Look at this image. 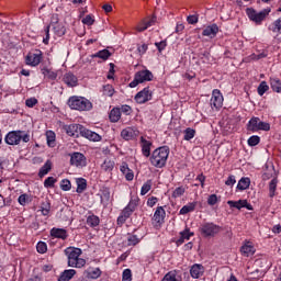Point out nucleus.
<instances>
[{
    "label": "nucleus",
    "instance_id": "58",
    "mask_svg": "<svg viewBox=\"0 0 281 281\" xmlns=\"http://www.w3.org/2000/svg\"><path fill=\"white\" fill-rule=\"evenodd\" d=\"M144 20H145L147 27H153V25H155V23H157V16L145 18Z\"/></svg>",
    "mask_w": 281,
    "mask_h": 281
},
{
    "label": "nucleus",
    "instance_id": "13",
    "mask_svg": "<svg viewBox=\"0 0 281 281\" xmlns=\"http://www.w3.org/2000/svg\"><path fill=\"white\" fill-rule=\"evenodd\" d=\"M70 164L77 168H83L87 166V158L81 153H74L70 157Z\"/></svg>",
    "mask_w": 281,
    "mask_h": 281
},
{
    "label": "nucleus",
    "instance_id": "25",
    "mask_svg": "<svg viewBox=\"0 0 281 281\" xmlns=\"http://www.w3.org/2000/svg\"><path fill=\"white\" fill-rule=\"evenodd\" d=\"M50 236H54V238H61V240H65L67 238V231L63 228H53L50 231Z\"/></svg>",
    "mask_w": 281,
    "mask_h": 281
},
{
    "label": "nucleus",
    "instance_id": "20",
    "mask_svg": "<svg viewBox=\"0 0 281 281\" xmlns=\"http://www.w3.org/2000/svg\"><path fill=\"white\" fill-rule=\"evenodd\" d=\"M140 146L142 153L144 157H150V148L153 146V142L146 139L144 136L140 137Z\"/></svg>",
    "mask_w": 281,
    "mask_h": 281
},
{
    "label": "nucleus",
    "instance_id": "53",
    "mask_svg": "<svg viewBox=\"0 0 281 281\" xmlns=\"http://www.w3.org/2000/svg\"><path fill=\"white\" fill-rule=\"evenodd\" d=\"M60 188L61 190H64L65 192L71 190V181L64 179L60 183Z\"/></svg>",
    "mask_w": 281,
    "mask_h": 281
},
{
    "label": "nucleus",
    "instance_id": "61",
    "mask_svg": "<svg viewBox=\"0 0 281 281\" xmlns=\"http://www.w3.org/2000/svg\"><path fill=\"white\" fill-rule=\"evenodd\" d=\"M25 104L26 106L32 109L33 106H36V104H38V100H36V98H31L25 101Z\"/></svg>",
    "mask_w": 281,
    "mask_h": 281
},
{
    "label": "nucleus",
    "instance_id": "38",
    "mask_svg": "<svg viewBox=\"0 0 281 281\" xmlns=\"http://www.w3.org/2000/svg\"><path fill=\"white\" fill-rule=\"evenodd\" d=\"M87 225H89L90 227H98V225H100V217L95 215H90L87 218Z\"/></svg>",
    "mask_w": 281,
    "mask_h": 281
},
{
    "label": "nucleus",
    "instance_id": "10",
    "mask_svg": "<svg viewBox=\"0 0 281 281\" xmlns=\"http://www.w3.org/2000/svg\"><path fill=\"white\" fill-rule=\"evenodd\" d=\"M135 100L137 104H146V102L153 100V91L147 87L135 95Z\"/></svg>",
    "mask_w": 281,
    "mask_h": 281
},
{
    "label": "nucleus",
    "instance_id": "39",
    "mask_svg": "<svg viewBox=\"0 0 281 281\" xmlns=\"http://www.w3.org/2000/svg\"><path fill=\"white\" fill-rule=\"evenodd\" d=\"M271 32L274 34H281V18L276 20L271 25H270Z\"/></svg>",
    "mask_w": 281,
    "mask_h": 281
},
{
    "label": "nucleus",
    "instance_id": "46",
    "mask_svg": "<svg viewBox=\"0 0 281 281\" xmlns=\"http://www.w3.org/2000/svg\"><path fill=\"white\" fill-rule=\"evenodd\" d=\"M139 243V238L137 235H128L127 236V247H135Z\"/></svg>",
    "mask_w": 281,
    "mask_h": 281
},
{
    "label": "nucleus",
    "instance_id": "40",
    "mask_svg": "<svg viewBox=\"0 0 281 281\" xmlns=\"http://www.w3.org/2000/svg\"><path fill=\"white\" fill-rule=\"evenodd\" d=\"M52 170V162L47 160L45 165L40 169L38 177H45Z\"/></svg>",
    "mask_w": 281,
    "mask_h": 281
},
{
    "label": "nucleus",
    "instance_id": "5",
    "mask_svg": "<svg viewBox=\"0 0 281 281\" xmlns=\"http://www.w3.org/2000/svg\"><path fill=\"white\" fill-rule=\"evenodd\" d=\"M247 131L258 133V131H271V125L267 122L260 121V117H251L247 124Z\"/></svg>",
    "mask_w": 281,
    "mask_h": 281
},
{
    "label": "nucleus",
    "instance_id": "42",
    "mask_svg": "<svg viewBox=\"0 0 281 281\" xmlns=\"http://www.w3.org/2000/svg\"><path fill=\"white\" fill-rule=\"evenodd\" d=\"M194 135H196V131L188 127L187 130H184V137H183V139L186 142H190V139H194Z\"/></svg>",
    "mask_w": 281,
    "mask_h": 281
},
{
    "label": "nucleus",
    "instance_id": "16",
    "mask_svg": "<svg viewBox=\"0 0 281 281\" xmlns=\"http://www.w3.org/2000/svg\"><path fill=\"white\" fill-rule=\"evenodd\" d=\"M81 137H86V139H89L90 142H102V136H100V134L87 130V127H83Z\"/></svg>",
    "mask_w": 281,
    "mask_h": 281
},
{
    "label": "nucleus",
    "instance_id": "50",
    "mask_svg": "<svg viewBox=\"0 0 281 281\" xmlns=\"http://www.w3.org/2000/svg\"><path fill=\"white\" fill-rule=\"evenodd\" d=\"M20 205H27L30 203V195L27 193L21 194L18 199Z\"/></svg>",
    "mask_w": 281,
    "mask_h": 281
},
{
    "label": "nucleus",
    "instance_id": "6",
    "mask_svg": "<svg viewBox=\"0 0 281 281\" xmlns=\"http://www.w3.org/2000/svg\"><path fill=\"white\" fill-rule=\"evenodd\" d=\"M269 12H271V10H269V9H265L260 12H258L251 8L246 9V14H247L248 19H250V21L256 23V25H260V23H262V21H265V19H267V16H269Z\"/></svg>",
    "mask_w": 281,
    "mask_h": 281
},
{
    "label": "nucleus",
    "instance_id": "23",
    "mask_svg": "<svg viewBox=\"0 0 281 281\" xmlns=\"http://www.w3.org/2000/svg\"><path fill=\"white\" fill-rule=\"evenodd\" d=\"M64 82L68 87H76L78 85V78L72 72H67L64 75Z\"/></svg>",
    "mask_w": 281,
    "mask_h": 281
},
{
    "label": "nucleus",
    "instance_id": "60",
    "mask_svg": "<svg viewBox=\"0 0 281 281\" xmlns=\"http://www.w3.org/2000/svg\"><path fill=\"white\" fill-rule=\"evenodd\" d=\"M168 43L166 41H161V42H156L155 46L157 47L158 52H164V49H166Z\"/></svg>",
    "mask_w": 281,
    "mask_h": 281
},
{
    "label": "nucleus",
    "instance_id": "30",
    "mask_svg": "<svg viewBox=\"0 0 281 281\" xmlns=\"http://www.w3.org/2000/svg\"><path fill=\"white\" fill-rule=\"evenodd\" d=\"M92 58H101V60H109V58H111V52H109V49L99 50L97 54L92 55Z\"/></svg>",
    "mask_w": 281,
    "mask_h": 281
},
{
    "label": "nucleus",
    "instance_id": "18",
    "mask_svg": "<svg viewBox=\"0 0 281 281\" xmlns=\"http://www.w3.org/2000/svg\"><path fill=\"white\" fill-rule=\"evenodd\" d=\"M138 131H135L133 127H126L121 132V137H123V139H125L126 142L131 140V139H135V137H137L138 135Z\"/></svg>",
    "mask_w": 281,
    "mask_h": 281
},
{
    "label": "nucleus",
    "instance_id": "54",
    "mask_svg": "<svg viewBox=\"0 0 281 281\" xmlns=\"http://www.w3.org/2000/svg\"><path fill=\"white\" fill-rule=\"evenodd\" d=\"M123 281H132L133 280V272H131V269H125L123 271Z\"/></svg>",
    "mask_w": 281,
    "mask_h": 281
},
{
    "label": "nucleus",
    "instance_id": "62",
    "mask_svg": "<svg viewBox=\"0 0 281 281\" xmlns=\"http://www.w3.org/2000/svg\"><path fill=\"white\" fill-rule=\"evenodd\" d=\"M83 25H93L95 23V20L91 15H87L86 18L82 19Z\"/></svg>",
    "mask_w": 281,
    "mask_h": 281
},
{
    "label": "nucleus",
    "instance_id": "9",
    "mask_svg": "<svg viewBox=\"0 0 281 281\" xmlns=\"http://www.w3.org/2000/svg\"><path fill=\"white\" fill-rule=\"evenodd\" d=\"M166 218V210H164L162 206H158L154 213V216L151 218V223L154 227L159 228L161 225H164V221Z\"/></svg>",
    "mask_w": 281,
    "mask_h": 281
},
{
    "label": "nucleus",
    "instance_id": "44",
    "mask_svg": "<svg viewBox=\"0 0 281 281\" xmlns=\"http://www.w3.org/2000/svg\"><path fill=\"white\" fill-rule=\"evenodd\" d=\"M53 30H54L55 34H57V36H65L66 30H65V26L63 24H58V23L55 24L53 26Z\"/></svg>",
    "mask_w": 281,
    "mask_h": 281
},
{
    "label": "nucleus",
    "instance_id": "59",
    "mask_svg": "<svg viewBox=\"0 0 281 281\" xmlns=\"http://www.w3.org/2000/svg\"><path fill=\"white\" fill-rule=\"evenodd\" d=\"M144 20H145L147 27H153V25H155V23H157V16L145 18Z\"/></svg>",
    "mask_w": 281,
    "mask_h": 281
},
{
    "label": "nucleus",
    "instance_id": "7",
    "mask_svg": "<svg viewBox=\"0 0 281 281\" xmlns=\"http://www.w3.org/2000/svg\"><path fill=\"white\" fill-rule=\"evenodd\" d=\"M221 226L214 224V223H204L200 227V234L204 238H214L216 234H220Z\"/></svg>",
    "mask_w": 281,
    "mask_h": 281
},
{
    "label": "nucleus",
    "instance_id": "2",
    "mask_svg": "<svg viewBox=\"0 0 281 281\" xmlns=\"http://www.w3.org/2000/svg\"><path fill=\"white\" fill-rule=\"evenodd\" d=\"M66 254L68 256V267L82 269V267L87 265V260L80 258V256H82V250L80 248H67Z\"/></svg>",
    "mask_w": 281,
    "mask_h": 281
},
{
    "label": "nucleus",
    "instance_id": "41",
    "mask_svg": "<svg viewBox=\"0 0 281 281\" xmlns=\"http://www.w3.org/2000/svg\"><path fill=\"white\" fill-rule=\"evenodd\" d=\"M153 188V180H147L142 189H140V194L142 196H145V194H148V192H150V189Z\"/></svg>",
    "mask_w": 281,
    "mask_h": 281
},
{
    "label": "nucleus",
    "instance_id": "45",
    "mask_svg": "<svg viewBox=\"0 0 281 281\" xmlns=\"http://www.w3.org/2000/svg\"><path fill=\"white\" fill-rule=\"evenodd\" d=\"M113 93H115V89H113V86H103V95H106L108 98H113Z\"/></svg>",
    "mask_w": 281,
    "mask_h": 281
},
{
    "label": "nucleus",
    "instance_id": "4",
    "mask_svg": "<svg viewBox=\"0 0 281 281\" xmlns=\"http://www.w3.org/2000/svg\"><path fill=\"white\" fill-rule=\"evenodd\" d=\"M21 139L24 144H27V142H30V134L24 133L23 131H12L7 134L4 142L5 144H9V146H19Z\"/></svg>",
    "mask_w": 281,
    "mask_h": 281
},
{
    "label": "nucleus",
    "instance_id": "29",
    "mask_svg": "<svg viewBox=\"0 0 281 281\" xmlns=\"http://www.w3.org/2000/svg\"><path fill=\"white\" fill-rule=\"evenodd\" d=\"M46 140H47V145L50 148H54V146H56V133H54L53 131H47Z\"/></svg>",
    "mask_w": 281,
    "mask_h": 281
},
{
    "label": "nucleus",
    "instance_id": "55",
    "mask_svg": "<svg viewBox=\"0 0 281 281\" xmlns=\"http://www.w3.org/2000/svg\"><path fill=\"white\" fill-rule=\"evenodd\" d=\"M36 249L38 254H45L47 251V244H45L44 241H38Z\"/></svg>",
    "mask_w": 281,
    "mask_h": 281
},
{
    "label": "nucleus",
    "instance_id": "19",
    "mask_svg": "<svg viewBox=\"0 0 281 281\" xmlns=\"http://www.w3.org/2000/svg\"><path fill=\"white\" fill-rule=\"evenodd\" d=\"M240 251L246 258H249V256H254V254H256V247H254L251 241H247L241 246Z\"/></svg>",
    "mask_w": 281,
    "mask_h": 281
},
{
    "label": "nucleus",
    "instance_id": "1",
    "mask_svg": "<svg viewBox=\"0 0 281 281\" xmlns=\"http://www.w3.org/2000/svg\"><path fill=\"white\" fill-rule=\"evenodd\" d=\"M170 148L168 146L158 147L151 153L149 161L154 168H164L168 161Z\"/></svg>",
    "mask_w": 281,
    "mask_h": 281
},
{
    "label": "nucleus",
    "instance_id": "22",
    "mask_svg": "<svg viewBox=\"0 0 281 281\" xmlns=\"http://www.w3.org/2000/svg\"><path fill=\"white\" fill-rule=\"evenodd\" d=\"M85 276L90 280H98L102 276V270L100 268H89L85 271Z\"/></svg>",
    "mask_w": 281,
    "mask_h": 281
},
{
    "label": "nucleus",
    "instance_id": "49",
    "mask_svg": "<svg viewBox=\"0 0 281 281\" xmlns=\"http://www.w3.org/2000/svg\"><path fill=\"white\" fill-rule=\"evenodd\" d=\"M114 166H115V162H113L111 160H104L101 168H102V170L111 172V170H113Z\"/></svg>",
    "mask_w": 281,
    "mask_h": 281
},
{
    "label": "nucleus",
    "instance_id": "26",
    "mask_svg": "<svg viewBox=\"0 0 281 281\" xmlns=\"http://www.w3.org/2000/svg\"><path fill=\"white\" fill-rule=\"evenodd\" d=\"M132 211H130L128 209H124L121 213V215L119 216L117 218V224L119 225H124L126 223V220L127 218H131V215H132Z\"/></svg>",
    "mask_w": 281,
    "mask_h": 281
},
{
    "label": "nucleus",
    "instance_id": "8",
    "mask_svg": "<svg viewBox=\"0 0 281 281\" xmlns=\"http://www.w3.org/2000/svg\"><path fill=\"white\" fill-rule=\"evenodd\" d=\"M154 76L150 70H140L135 74L134 80L130 83V87L132 89H135L137 85H142V82H150L153 80Z\"/></svg>",
    "mask_w": 281,
    "mask_h": 281
},
{
    "label": "nucleus",
    "instance_id": "14",
    "mask_svg": "<svg viewBox=\"0 0 281 281\" xmlns=\"http://www.w3.org/2000/svg\"><path fill=\"white\" fill-rule=\"evenodd\" d=\"M85 126L80 124H70L66 127V133L69 137H78V135H82V131Z\"/></svg>",
    "mask_w": 281,
    "mask_h": 281
},
{
    "label": "nucleus",
    "instance_id": "15",
    "mask_svg": "<svg viewBox=\"0 0 281 281\" xmlns=\"http://www.w3.org/2000/svg\"><path fill=\"white\" fill-rule=\"evenodd\" d=\"M227 205H229V207H235L236 210H243V207H246V210H254V206L247 202V200H238V201H232L229 200L227 202Z\"/></svg>",
    "mask_w": 281,
    "mask_h": 281
},
{
    "label": "nucleus",
    "instance_id": "3",
    "mask_svg": "<svg viewBox=\"0 0 281 281\" xmlns=\"http://www.w3.org/2000/svg\"><path fill=\"white\" fill-rule=\"evenodd\" d=\"M68 106L75 111H91L93 103L82 97H70L68 99Z\"/></svg>",
    "mask_w": 281,
    "mask_h": 281
},
{
    "label": "nucleus",
    "instance_id": "52",
    "mask_svg": "<svg viewBox=\"0 0 281 281\" xmlns=\"http://www.w3.org/2000/svg\"><path fill=\"white\" fill-rule=\"evenodd\" d=\"M148 26L146 24V20L144 19L140 22H138V24L135 27L136 32H146Z\"/></svg>",
    "mask_w": 281,
    "mask_h": 281
},
{
    "label": "nucleus",
    "instance_id": "51",
    "mask_svg": "<svg viewBox=\"0 0 281 281\" xmlns=\"http://www.w3.org/2000/svg\"><path fill=\"white\" fill-rule=\"evenodd\" d=\"M260 144V136L254 135L248 138V146H258Z\"/></svg>",
    "mask_w": 281,
    "mask_h": 281
},
{
    "label": "nucleus",
    "instance_id": "37",
    "mask_svg": "<svg viewBox=\"0 0 281 281\" xmlns=\"http://www.w3.org/2000/svg\"><path fill=\"white\" fill-rule=\"evenodd\" d=\"M161 281H181V277L177 276V272L170 271L162 278Z\"/></svg>",
    "mask_w": 281,
    "mask_h": 281
},
{
    "label": "nucleus",
    "instance_id": "27",
    "mask_svg": "<svg viewBox=\"0 0 281 281\" xmlns=\"http://www.w3.org/2000/svg\"><path fill=\"white\" fill-rule=\"evenodd\" d=\"M76 276V270L69 269L61 272V274L58 278V281H69Z\"/></svg>",
    "mask_w": 281,
    "mask_h": 281
},
{
    "label": "nucleus",
    "instance_id": "56",
    "mask_svg": "<svg viewBox=\"0 0 281 281\" xmlns=\"http://www.w3.org/2000/svg\"><path fill=\"white\" fill-rule=\"evenodd\" d=\"M183 194H186V189L183 187H178L173 193L172 196H175V199L179 198V196H183Z\"/></svg>",
    "mask_w": 281,
    "mask_h": 281
},
{
    "label": "nucleus",
    "instance_id": "35",
    "mask_svg": "<svg viewBox=\"0 0 281 281\" xmlns=\"http://www.w3.org/2000/svg\"><path fill=\"white\" fill-rule=\"evenodd\" d=\"M42 74L45 78H48L49 80H56V78H58V75L49 68L42 69Z\"/></svg>",
    "mask_w": 281,
    "mask_h": 281
},
{
    "label": "nucleus",
    "instance_id": "12",
    "mask_svg": "<svg viewBox=\"0 0 281 281\" xmlns=\"http://www.w3.org/2000/svg\"><path fill=\"white\" fill-rule=\"evenodd\" d=\"M211 106L212 109H222L223 108V94L221 90L215 89L213 90L212 98H211Z\"/></svg>",
    "mask_w": 281,
    "mask_h": 281
},
{
    "label": "nucleus",
    "instance_id": "17",
    "mask_svg": "<svg viewBox=\"0 0 281 281\" xmlns=\"http://www.w3.org/2000/svg\"><path fill=\"white\" fill-rule=\"evenodd\" d=\"M205 273V268L201 263H194L190 269L191 278H194V280H198V278H201Z\"/></svg>",
    "mask_w": 281,
    "mask_h": 281
},
{
    "label": "nucleus",
    "instance_id": "33",
    "mask_svg": "<svg viewBox=\"0 0 281 281\" xmlns=\"http://www.w3.org/2000/svg\"><path fill=\"white\" fill-rule=\"evenodd\" d=\"M277 188H278V178H274L269 183V196H270V199H273V196H276Z\"/></svg>",
    "mask_w": 281,
    "mask_h": 281
},
{
    "label": "nucleus",
    "instance_id": "24",
    "mask_svg": "<svg viewBox=\"0 0 281 281\" xmlns=\"http://www.w3.org/2000/svg\"><path fill=\"white\" fill-rule=\"evenodd\" d=\"M191 236H194V233H191L190 228H186L183 232L180 233V238L177 240V245H183L186 240H190Z\"/></svg>",
    "mask_w": 281,
    "mask_h": 281
},
{
    "label": "nucleus",
    "instance_id": "21",
    "mask_svg": "<svg viewBox=\"0 0 281 281\" xmlns=\"http://www.w3.org/2000/svg\"><path fill=\"white\" fill-rule=\"evenodd\" d=\"M216 34H218L217 24L209 25L202 32V36H209V38H215Z\"/></svg>",
    "mask_w": 281,
    "mask_h": 281
},
{
    "label": "nucleus",
    "instance_id": "32",
    "mask_svg": "<svg viewBox=\"0 0 281 281\" xmlns=\"http://www.w3.org/2000/svg\"><path fill=\"white\" fill-rule=\"evenodd\" d=\"M251 186V180L249 178H241L238 181L237 189L238 190H247Z\"/></svg>",
    "mask_w": 281,
    "mask_h": 281
},
{
    "label": "nucleus",
    "instance_id": "64",
    "mask_svg": "<svg viewBox=\"0 0 281 281\" xmlns=\"http://www.w3.org/2000/svg\"><path fill=\"white\" fill-rule=\"evenodd\" d=\"M207 203L210 205H216V203H218V196H216V194H211L207 199Z\"/></svg>",
    "mask_w": 281,
    "mask_h": 281
},
{
    "label": "nucleus",
    "instance_id": "43",
    "mask_svg": "<svg viewBox=\"0 0 281 281\" xmlns=\"http://www.w3.org/2000/svg\"><path fill=\"white\" fill-rule=\"evenodd\" d=\"M196 207V204L194 203H189L187 205H184L181 210H180V214H190V212H194Z\"/></svg>",
    "mask_w": 281,
    "mask_h": 281
},
{
    "label": "nucleus",
    "instance_id": "34",
    "mask_svg": "<svg viewBox=\"0 0 281 281\" xmlns=\"http://www.w3.org/2000/svg\"><path fill=\"white\" fill-rule=\"evenodd\" d=\"M85 190H87V180H85L83 178L77 179V192H78V194H82V192H85Z\"/></svg>",
    "mask_w": 281,
    "mask_h": 281
},
{
    "label": "nucleus",
    "instance_id": "36",
    "mask_svg": "<svg viewBox=\"0 0 281 281\" xmlns=\"http://www.w3.org/2000/svg\"><path fill=\"white\" fill-rule=\"evenodd\" d=\"M270 85H271L272 91H276V93H281V81H280V79H277V78L270 79Z\"/></svg>",
    "mask_w": 281,
    "mask_h": 281
},
{
    "label": "nucleus",
    "instance_id": "11",
    "mask_svg": "<svg viewBox=\"0 0 281 281\" xmlns=\"http://www.w3.org/2000/svg\"><path fill=\"white\" fill-rule=\"evenodd\" d=\"M41 60H43V53L41 50L29 53L26 56V65L31 67H37V65H41Z\"/></svg>",
    "mask_w": 281,
    "mask_h": 281
},
{
    "label": "nucleus",
    "instance_id": "57",
    "mask_svg": "<svg viewBox=\"0 0 281 281\" xmlns=\"http://www.w3.org/2000/svg\"><path fill=\"white\" fill-rule=\"evenodd\" d=\"M54 183H56V178L54 177H48L45 181H44V186L46 188H54Z\"/></svg>",
    "mask_w": 281,
    "mask_h": 281
},
{
    "label": "nucleus",
    "instance_id": "31",
    "mask_svg": "<svg viewBox=\"0 0 281 281\" xmlns=\"http://www.w3.org/2000/svg\"><path fill=\"white\" fill-rule=\"evenodd\" d=\"M50 211H52V203H49L48 200H45L44 202H42L41 212L43 216H48Z\"/></svg>",
    "mask_w": 281,
    "mask_h": 281
},
{
    "label": "nucleus",
    "instance_id": "48",
    "mask_svg": "<svg viewBox=\"0 0 281 281\" xmlns=\"http://www.w3.org/2000/svg\"><path fill=\"white\" fill-rule=\"evenodd\" d=\"M137 205H139V200L137 199H132L130 201V203L127 204V206H125V209L130 210V212H135V210L137 209Z\"/></svg>",
    "mask_w": 281,
    "mask_h": 281
},
{
    "label": "nucleus",
    "instance_id": "47",
    "mask_svg": "<svg viewBox=\"0 0 281 281\" xmlns=\"http://www.w3.org/2000/svg\"><path fill=\"white\" fill-rule=\"evenodd\" d=\"M257 91H258L259 95H265V93H267V91H269V85H267V81H262L259 85Z\"/></svg>",
    "mask_w": 281,
    "mask_h": 281
},
{
    "label": "nucleus",
    "instance_id": "28",
    "mask_svg": "<svg viewBox=\"0 0 281 281\" xmlns=\"http://www.w3.org/2000/svg\"><path fill=\"white\" fill-rule=\"evenodd\" d=\"M110 122H120V117H122V111L120 108H114L110 112Z\"/></svg>",
    "mask_w": 281,
    "mask_h": 281
},
{
    "label": "nucleus",
    "instance_id": "63",
    "mask_svg": "<svg viewBox=\"0 0 281 281\" xmlns=\"http://www.w3.org/2000/svg\"><path fill=\"white\" fill-rule=\"evenodd\" d=\"M120 111L125 115H131V113H133V109L130 105H122Z\"/></svg>",
    "mask_w": 281,
    "mask_h": 281
}]
</instances>
